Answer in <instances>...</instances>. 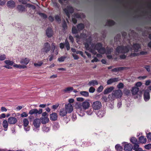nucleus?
Masks as SVG:
<instances>
[{
  "mask_svg": "<svg viewBox=\"0 0 151 151\" xmlns=\"http://www.w3.org/2000/svg\"><path fill=\"white\" fill-rule=\"evenodd\" d=\"M28 116V114L25 112H24L21 115V116L22 117H26Z\"/></svg>",
  "mask_w": 151,
  "mask_h": 151,
  "instance_id": "55",
  "label": "nucleus"
},
{
  "mask_svg": "<svg viewBox=\"0 0 151 151\" xmlns=\"http://www.w3.org/2000/svg\"><path fill=\"white\" fill-rule=\"evenodd\" d=\"M114 89V88L113 87H110L104 90V93L105 94H107L111 92Z\"/></svg>",
  "mask_w": 151,
  "mask_h": 151,
  "instance_id": "26",
  "label": "nucleus"
},
{
  "mask_svg": "<svg viewBox=\"0 0 151 151\" xmlns=\"http://www.w3.org/2000/svg\"><path fill=\"white\" fill-rule=\"evenodd\" d=\"M39 15L41 17L44 19H46L47 18V16L44 14L42 13H40Z\"/></svg>",
  "mask_w": 151,
  "mask_h": 151,
  "instance_id": "54",
  "label": "nucleus"
},
{
  "mask_svg": "<svg viewBox=\"0 0 151 151\" xmlns=\"http://www.w3.org/2000/svg\"><path fill=\"white\" fill-rule=\"evenodd\" d=\"M4 62L6 65H8L12 66L14 64V62L12 61L9 60H6L4 61Z\"/></svg>",
  "mask_w": 151,
  "mask_h": 151,
  "instance_id": "39",
  "label": "nucleus"
},
{
  "mask_svg": "<svg viewBox=\"0 0 151 151\" xmlns=\"http://www.w3.org/2000/svg\"><path fill=\"white\" fill-rule=\"evenodd\" d=\"M103 88H104L103 86H100L97 89L98 92L99 93L101 92L102 91Z\"/></svg>",
  "mask_w": 151,
  "mask_h": 151,
  "instance_id": "47",
  "label": "nucleus"
},
{
  "mask_svg": "<svg viewBox=\"0 0 151 151\" xmlns=\"http://www.w3.org/2000/svg\"><path fill=\"white\" fill-rule=\"evenodd\" d=\"M105 114V111L104 110H99L96 113L97 115L100 118H101L104 116Z\"/></svg>",
  "mask_w": 151,
  "mask_h": 151,
  "instance_id": "18",
  "label": "nucleus"
},
{
  "mask_svg": "<svg viewBox=\"0 0 151 151\" xmlns=\"http://www.w3.org/2000/svg\"><path fill=\"white\" fill-rule=\"evenodd\" d=\"M144 68L146 69L147 71H150V66L145 65V66Z\"/></svg>",
  "mask_w": 151,
  "mask_h": 151,
  "instance_id": "59",
  "label": "nucleus"
},
{
  "mask_svg": "<svg viewBox=\"0 0 151 151\" xmlns=\"http://www.w3.org/2000/svg\"><path fill=\"white\" fill-rule=\"evenodd\" d=\"M84 27V25L82 24H78L77 26V28L75 27H73L72 31L73 34H76L80 31L82 30Z\"/></svg>",
  "mask_w": 151,
  "mask_h": 151,
  "instance_id": "4",
  "label": "nucleus"
},
{
  "mask_svg": "<svg viewBox=\"0 0 151 151\" xmlns=\"http://www.w3.org/2000/svg\"><path fill=\"white\" fill-rule=\"evenodd\" d=\"M8 122L6 120H4L2 123V125L5 131H6L8 127Z\"/></svg>",
  "mask_w": 151,
  "mask_h": 151,
  "instance_id": "28",
  "label": "nucleus"
},
{
  "mask_svg": "<svg viewBox=\"0 0 151 151\" xmlns=\"http://www.w3.org/2000/svg\"><path fill=\"white\" fill-rule=\"evenodd\" d=\"M51 49L52 52H54L56 55L58 54L59 48L58 46H56L54 43L52 44Z\"/></svg>",
  "mask_w": 151,
  "mask_h": 151,
  "instance_id": "12",
  "label": "nucleus"
},
{
  "mask_svg": "<svg viewBox=\"0 0 151 151\" xmlns=\"http://www.w3.org/2000/svg\"><path fill=\"white\" fill-rule=\"evenodd\" d=\"M1 111L2 112H6L7 111V109L5 107H2L1 108Z\"/></svg>",
  "mask_w": 151,
  "mask_h": 151,
  "instance_id": "64",
  "label": "nucleus"
},
{
  "mask_svg": "<svg viewBox=\"0 0 151 151\" xmlns=\"http://www.w3.org/2000/svg\"><path fill=\"white\" fill-rule=\"evenodd\" d=\"M139 141L141 143H145L147 142V139L145 137L141 136L139 138Z\"/></svg>",
  "mask_w": 151,
  "mask_h": 151,
  "instance_id": "27",
  "label": "nucleus"
},
{
  "mask_svg": "<svg viewBox=\"0 0 151 151\" xmlns=\"http://www.w3.org/2000/svg\"><path fill=\"white\" fill-rule=\"evenodd\" d=\"M124 87V84L123 83H119L117 85V87L118 88H122Z\"/></svg>",
  "mask_w": 151,
  "mask_h": 151,
  "instance_id": "51",
  "label": "nucleus"
},
{
  "mask_svg": "<svg viewBox=\"0 0 151 151\" xmlns=\"http://www.w3.org/2000/svg\"><path fill=\"white\" fill-rule=\"evenodd\" d=\"M130 141L133 144H136L137 143V140L136 138L132 137L130 139Z\"/></svg>",
  "mask_w": 151,
  "mask_h": 151,
  "instance_id": "38",
  "label": "nucleus"
},
{
  "mask_svg": "<svg viewBox=\"0 0 151 151\" xmlns=\"http://www.w3.org/2000/svg\"><path fill=\"white\" fill-rule=\"evenodd\" d=\"M122 93L121 90H117L114 91L112 93V97L113 99L115 98H119L121 97Z\"/></svg>",
  "mask_w": 151,
  "mask_h": 151,
  "instance_id": "6",
  "label": "nucleus"
},
{
  "mask_svg": "<svg viewBox=\"0 0 151 151\" xmlns=\"http://www.w3.org/2000/svg\"><path fill=\"white\" fill-rule=\"evenodd\" d=\"M65 45L66 46L67 50H69L70 49V44L67 39H66L65 40Z\"/></svg>",
  "mask_w": 151,
  "mask_h": 151,
  "instance_id": "36",
  "label": "nucleus"
},
{
  "mask_svg": "<svg viewBox=\"0 0 151 151\" xmlns=\"http://www.w3.org/2000/svg\"><path fill=\"white\" fill-rule=\"evenodd\" d=\"M90 104L89 100H87L83 102L81 105H78L77 108V111L78 113H82L83 114L84 112L88 109L90 106Z\"/></svg>",
  "mask_w": 151,
  "mask_h": 151,
  "instance_id": "3",
  "label": "nucleus"
},
{
  "mask_svg": "<svg viewBox=\"0 0 151 151\" xmlns=\"http://www.w3.org/2000/svg\"><path fill=\"white\" fill-rule=\"evenodd\" d=\"M60 127V126L58 124L55 123L53 126V128L54 129L56 130H57Z\"/></svg>",
  "mask_w": 151,
  "mask_h": 151,
  "instance_id": "42",
  "label": "nucleus"
},
{
  "mask_svg": "<svg viewBox=\"0 0 151 151\" xmlns=\"http://www.w3.org/2000/svg\"><path fill=\"white\" fill-rule=\"evenodd\" d=\"M139 88L136 87L134 86L132 88L131 91L133 95H135L137 94L138 92Z\"/></svg>",
  "mask_w": 151,
  "mask_h": 151,
  "instance_id": "20",
  "label": "nucleus"
},
{
  "mask_svg": "<svg viewBox=\"0 0 151 151\" xmlns=\"http://www.w3.org/2000/svg\"><path fill=\"white\" fill-rule=\"evenodd\" d=\"M115 22L112 20H108L107 23V24L109 26H111L114 24Z\"/></svg>",
  "mask_w": 151,
  "mask_h": 151,
  "instance_id": "41",
  "label": "nucleus"
},
{
  "mask_svg": "<svg viewBox=\"0 0 151 151\" xmlns=\"http://www.w3.org/2000/svg\"><path fill=\"white\" fill-rule=\"evenodd\" d=\"M76 37L78 39L81 38H85L87 37L86 34H81L80 36L79 35H77L76 36Z\"/></svg>",
  "mask_w": 151,
  "mask_h": 151,
  "instance_id": "31",
  "label": "nucleus"
},
{
  "mask_svg": "<svg viewBox=\"0 0 151 151\" xmlns=\"http://www.w3.org/2000/svg\"><path fill=\"white\" fill-rule=\"evenodd\" d=\"M13 67L19 68H26V66L24 65H22L20 64H14Z\"/></svg>",
  "mask_w": 151,
  "mask_h": 151,
  "instance_id": "30",
  "label": "nucleus"
},
{
  "mask_svg": "<svg viewBox=\"0 0 151 151\" xmlns=\"http://www.w3.org/2000/svg\"><path fill=\"white\" fill-rule=\"evenodd\" d=\"M23 123L24 126V128L26 131H29L30 129V127L28 125L29 121L27 119L25 118L23 119Z\"/></svg>",
  "mask_w": 151,
  "mask_h": 151,
  "instance_id": "10",
  "label": "nucleus"
},
{
  "mask_svg": "<svg viewBox=\"0 0 151 151\" xmlns=\"http://www.w3.org/2000/svg\"><path fill=\"white\" fill-rule=\"evenodd\" d=\"M63 27L64 30L67 29V26L65 21L64 20L63 24Z\"/></svg>",
  "mask_w": 151,
  "mask_h": 151,
  "instance_id": "52",
  "label": "nucleus"
},
{
  "mask_svg": "<svg viewBox=\"0 0 151 151\" xmlns=\"http://www.w3.org/2000/svg\"><path fill=\"white\" fill-rule=\"evenodd\" d=\"M7 5L9 8H13L15 6V3L13 1H9L7 2Z\"/></svg>",
  "mask_w": 151,
  "mask_h": 151,
  "instance_id": "22",
  "label": "nucleus"
},
{
  "mask_svg": "<svg viewBox=\"0 0 151 151\" xmlns=\"http://www.w3.org/2000/svg\"><path fill=\"white\" fill-rule=\"evenodd\" d=\"M126 144L124 146V150L125 151H130L132 149V145L126 142H124Z\"/></svg>",
  "mask_w": 151,
  "mask_h": 151,
  "instance_id": "14",
  "label": "nucleus"
},
{
  "mask_svg": "<svg viewBox=\"0 0 151 151\" xmlns=\"http://www.w3.org/2000/svg\"><path fill=\"white\" fill-rule=\"evenodd\" d=\"M75 60H77L79 58V57L75 53H73L72 54Z\"/></svg>",
  "mask_w": 151,
  "mask_h": 151,
  "instance_id": "58",
  "label": "nucleus"
},
{
  "mask_svg": "<svg viewBox=\"0 0 151 151\" xmlns=\"http://www.w3.org/2000/svg\"><path fill=\"white\" fill-rule=\"evenodd\" d=\"M46 34L49 37H51L53 35V31L51 28H48L46 31Z\"/></svg>",
  "mask_w": 151,
  "mask_h": 151,
  "instance_id": "15",
  "label": "nucleus"
},
{
  "mask_svg": "<svg viewBox=\"0 0 151 151\" xmlns=\"http://www.w3.org/2000/svg\"><path fill=\"white\" fill-rule=\"evenodd\" d=\"M48 19L51 22H52L54 20V18L52 16H50L48 17Z\"/></svg>",
  "mask_w": 151,
  "mask_h": 151,
  "instance_id": "62",
  "label": "nucleus"
},
{
  "mask_svg": "<svg viewBox=\"0 0 151 151\" xmlns=\"http://www.w3.org/2000/svg\"><path fill=\"white\" fill-rule=\"evenodd\" d=\"M65 45V43H61L60 44V48L62 49L63 48Z\"/></svg>",
  "mask_w": 151,
  "mask_h": 151,
  "instance_id": "63",
  "label": "nucleus"
},
{
  "mask_svg": "<svg viewBox=\"0 0 151 151\" xmlns=\"http://www.w3.org/2000/svg\"><path fill=\"white\" fill-rule=\"evenodd\" d=\"M66 58L65 57H62L58 58V60L60 62H62Z\"/></svg>",
  "mask_w": 151,
  "mask_h": 151,
  "instance_id": "53",
  "label": "nucleus"
},
{
  "mask_svg": "<svg viewBox=\"0 0 151 151\" xmlns=\"http://www.w3.org/2000/svg\"><path fill=\"white\" fill-rule=\"evenodd\" d=\"M124 67H119L114 68L112 70V71L113 72H116L119 71H121L123 70L124 68Z\"/></svg>",
  "mask_w": 151,
  "mask_h": 151,
  "instance_id": "32",
  "label": "nucleus"
},
{
  "mask_svg": "<svg viewBox=\"0 0 151 151\" xmlns=\"http://www.w3.org/2000/svg\"><path fill=\"white\" fill-rule=\"evenodd\" d=\"M143 96L145 101H148L150 98L149 91L148 90H145Z\"/></svg>",
  "mask_w": 151,
  "mask_h": 151,
  "instance_id": "13",
  "label": "nucleus"
},
{
  "mask_svg": "<svg viewBox=\"0 0 151 151\" xmlns=\"http://www.w3.org/2000/svg\"><path fill=\"white\" fill-rule=\"evenodd\" d=\"M77 100L78 101L82 102L84 101V99L82 97H78L76 98Z\"/></svg>",
  "mask_w": 151,
  "mask_h": 151,
  "instance_id": "61",
  "label": "nucleus"
},
{
  "mask_svg": "<svg viewBox=\"0 0 151 151\" xmlns=\"http://www.w3.org/2000/svg\"><path fill=\"white\" fill-rule=\"evenodd\" d=\"M140 48V45L139 44H134L133 46H132L130 44V45H128L127 46L123 45L118 47L116 49V53L118 54L121 53H126L130 50H134V52H137Z\"/></svg>",
  "mask_w": 151,
  "mask_h": 151,
  "instance_id": "2",
  "label": "nucleus"
},
{
  "mask_svg": "<svg viewBox=\"0 0 151 151\" xmlns=\"http://www.w3.org/2000/svg\"><path fill=\"white\" fill-rule=\"evenodd\" d=\"M134 149L135 150H137V148H139V145L137 143H136V144H134Z\"/></svg>",
  "mask_w": 151,
  "mask_h": 151,
  "instance_id": "60",
  "label": "nucleus"
},
{
  "mask_svg": "<svg viewBox=\"0 0 151 151\" xmlns=\"http://www.w3.org/2000/svg\"><path fill=\"white\" fill-rule=\"evenodd\" d=\"M29 59L27 58H25L21 59L20 62L22 65L26 66L29 63Z\"/></svg>",
  "mask_w": 151,
  "mask_h": 151,
  "instance_id": "17",
  "label": "nucleus"
},
{
  "mask_svg": "<svg viewBox=\"0 0 151 151\" xmlns=\"http://www.w3.org/2000/svg\"><path fill=\"white\" fill-rule=\"evenodd\" d=\"M17 7L18 8L20 11H24L25 10V8L22 5H19Z\"/></svg>",
  "mask_w": 151,
  "mask_h": 151,
  "instance_id": "45",
  "label": "nucleus"
},
{
  "mask_svg": "<svg viewBox=\"0 0 151 151\" xmlns=\"http://www.w3.org/2000/svg\"><path fill=\"white\" fill-rule=\"evenodd\" d=\"M50 119L51 120L55 121L57 120L58 116L55 113H54L50 115Z\"/></svg>",
  "mask_w": 151,
  "mask_h": 151,
  "instance_id": "24",
  "label": "nucleus"
},
{
  "mask_svg": "<svg viewBox=\"0 0 151 151\" xmlns=\"http://www.w3.org/2000/svg\"><path fill=\"white\" fill-rule=\"evenodd\" d=\"M50 44L48 42H46L43 45V48L41 49V52L47 53L50 50Z\"/></svg>",
  "mask_w": 151,
  "mask_h": 151,
  "instance_id": "8",
  "label": "nucleus"
},
{
  "mask_svg": "<svg viewBox=\"0 0 151 151\" xmlns=\"http://www.w3.org/2000/svg\"><path fill=\"white\" fill-rule=\"evenodd\" d=\"M142 83L141 82H137V83H136L135 86H136L138 88V87H140L142 85Z\"/></svg>",
  "mask_w": 151,
  "mask_h": 151,
  "instance_id": "57",
  "label": "nucleus"
},
{
  "mask_svg": "<svg viewBox=\"0 0 151 151\" xmlns=\"http://www.w3.org/2000/svg\"><path fill=\"white\" fill-rule=\"evenodd\" d=\"M92 106L94 110H98L101 107L102 104L101 102L97 101L93 103Z\"/></svg>",
  "mask_w": 151,
  "mask_h": 151,
  "instance_id": "7",
  "label": "nucleus"
},
{
  "mask_svg": "<svg viewBox=\"0 0 151 151\" xmlns=\"http://www.w3.org/2000/svg\"><path fill=\"white\" fill-rule=\"evenodd\" d=\"M73 89L72 87H69L65 88L63 90V91L66 93H70L72 91Z\"/></svg>",
  "mask_w": 151,
  "mask_h": 151,
  "instance_id": "29",
  "label": "nucleus"
},
{
  "mask_svg": "<svg viewBox=\"0 0 151 151\" xmlns=\"http://www.w3.org/2000/svg\"><path fill=\"white\" fill-rule=\"evenodd\" d=\"M55 18L56 21L58 23H60V16L58 15L55 16Z\"/></svg>",
  "mask_w": 151,
  "mask_h": 151,
  "instance_id": "44",
  "label": "nucleus"
},
{
  "mask_svg": "<svg viewBox=\"0 0 151 151\" xmlns=\"http://www.w3.org/2000/svg\"><path fill=\"white\" fill-rule=\"evenodd\" d=\"M80 94L84 97H88L89 95V93L86 91H81L80 92Z\"/></svg>",
  "mask_w": 151,
  "mask_h": 151,
  "instance_id": "34",
  "label": "nucleus"
},
{
  "mask_svg": "<svg viewBox=\"0 0 151 151\" xmlns=\"http://www.w3.org/2000/svg\"><path fill=\"white\" fill-rule=\"evenodd\" d=\"M85 45L87 50H89L94 55L97 53L96 50L101 54L105 53L106 55L110 54L113 50L112 48H107L106 51L105 48L102 47V44L101 43H98L96 45L93 44L91 45V41L89 42L85 43Z\"/></svg>",
  "mask_w": 151,
  "mask_h": 151,
  "instance_id": "1",
  "label": "nucleus"
},
{
  "mask_svg": "<svg viewBox=\"0 0 151 151\" xmlns=\"http://www.w3.org/2000/svg\"><path fill=\"white\" fill-rule=\"evenodd\" d=\"M95 91V88L93 87H91L89 89V91L90 93H93Z\"/></svg>",
  "mask_w": 151,
  "mask_h": 151,
  "instance_id": "48",
  "label": "nucleus"
},
{
  "mask_svg": "<svg viewBox=\"0 0 151 151\" xmlns=\"http://www.w3.org/2000/svg\"><path fill=\"white\" fill-rule=\"evenodd\" d=\"M42 130L44 132H47L49 131L50 129L49 127H47L45 126H43L42 128Z\"/></svg>",
  "mask_w": 151,
  "mask_h": 151,
  "instance_id": "43",
  "label": "nucleus"
},
{
  "mask_svg": "<svg viewBox=\"0 0 151 151\" xmlns=\"http://www.w3.org/2000/svg\"><path fill=\"white\" fill-rule=\"evenodd\" d=\"M145 148L147 150H150L151 148V144H149L145 146Z\"/></svg>",
  "mask_w": 151,
  "mask_h": 151,
  "instance_id": "50",
  "label": "nucleus"
},
{
  "mask_svg": "<svg viewBox=\"0 0 151 151\" xmlns=\"http://www.w3.org/2000/svg\"><path fill=\"white\" fill-rule=\"evenodd\" d=\"M41 122L43 124H45L48 122L49 119L47 117H42L40 119Z\"/></svg>",
  "mask_w": 151,
  "mask_h": 151,
  "instance_id": "21",
  "label": "nucleus"
},
{
  "mask_svg": "<svg viewBox=\"0 0 151 151\" xmlns=\"http://www.w3.org/2000/svg\"><path fill=\"white\" fill-rule=\"evenodd\" d=\"M59 106V104H56L55 105H54L52 106V108L54 109H56Z\"/></svg>",
  "mask_w": 151,
  "mask_h": 151,
  "instance_id": "56",
  "label": "nucleus"
},
{
  "mask_svg": "<svg viewBox=\"0 0 151 151\" xmlns=\"http://www.w3.org/2000/svg\"><path fill=\"white\" fill-rule=\"evenodd\" d=\"M6 58V56L5 54L0 55V60H4Z\"/></svg>",
  "mask_w": 151,
  "mask_h": 151,
  "instance_id": "46",
  "label": "nucleus"
},
{
  "mask_svg": "<svg viewBox=\"0 0 151 151\" xmlns=\"http://www.w3.org/2000/svg\"><path fill=\"white\" fill-rule=\"evenodd\" d=\"M94 110L92 108H91L89 110H88L86 111L87 114L89 115H91L93 113Z\"/></svg>",
  "mask_w": 151,
  "mask_h": 151,
  "instance_id": "40",
  "label": "nucleus"
},
{
  "mask_svg": "<svg viewBox=\"0 0 151 151\" xmlns=\"http://www.w3.org/2000/svg\"><path fill=\"white\" fill-rule=\"evenodd\" d=\"M8 122L11 124H15L17 122V119L14 117H9L8 119Z\"/></svg>",
  "mask_w": 151,
  "mask_h": 151,
  "instance_id": "16",
  "label": "nucleus"
},
{
  "mask_svg": "<svg viewBox=\"0 0 151 151\" xmlns=\"http://www.w3.org/2000/svg\"><path fill=\"white\" fill-rule=\"evenodd\" d=\"M65 109L66 111H67V113H70L73 111V107L72 104L68 103L67 104H65Z\"/></svg>",
  "mask_w": 151,
  "mask_h": 151,
  "instance_id": "11",
  "label": "nucleus"
},
{
  "mask_svg": "<svg viewBox=\"0 0 151 151\" xmlns=\"http://www.w3.org/2000/svg\"><path fill=\"white\" fill-rule=\"evenodd\" d=\"M119 78H111L108 80L107 82V84L109 85L115 82L119 81Z\"/></svg>",
  "mask_w": 151,
  "mask_h": 151,
  "instance_id": "19",
  "label": "nucleus"
},
{
  "mask_svg": "<svg viewBox=\"0 0 151 151\" xmlns=\"http://www.w3.org/2000/svg\"><path fill=\"white\" fill-rule=\"evenodd\" d=\"M98 84V82L95 80H93L90 81L88 84L89 86H94Z\"/></svg>",
  "mask_w": 151,
  "mask_h": 151,
  "instance_id": "23",
  "label": "nucleus"
},
{
  "mask_svg": "<svg viewBox=\"0 0 151 151\" xmlns=\"http://www.w3.org/2000/svg\"><path fill=\"white\" fill-rule=\"evenodd\" d=\"M115 148L117 151H122L123 149L122 147L120 145L118 144L115 145Z\"/></svg>",
  "mask_w": 151,
  "mask_h": 151,
  "instance_id": "33",
  "label": "nucleus"
},
{
  "mask_svg": "<svg viewBox=\"0 0 151 151\" xmlns=\"http://www.w3.org/2000/svg\"><path fill=\"white\" fill-rule=\"evenodd\" d=\"M43 63L42 61H38L37 63H34V65L35 67H39L42 65Z\"/></svg>",
  "mask_w": 151,
  "mask_h": 151,
  "instance_id": "37",
  "label": "nucleus"
},
{
  "mask_svg": "<svg viewBox=\"0 0 151 151\" xmlns=\"http://www.w3.org/2000/svg\"><path fill=\"white\" fill-rule=\"evenodd\" d=\"M40 122V119H36L34 120L33 122V125L34 127L33 130L37 132L39 129L41 124Z\"/></svg>",
  "mask_w": 151,
  "mask_h": 151,
  "instance_id": "5",
  "label": "nucleus"
},
{
  "mask_svg": "<svg viewBox=\"0 0 151 151\" xmlns=\"http://www.w3.org/2000/svg\"><path fill=\"white\" fill-rule=\"evenodd\" d=\"M146 137L148 140H151V132L146 133Z\"/></svg>",
  "mask_w": 151,
  "mask_h": 151,
  "instance_id": "49",
  "label": "nucleus"
},
{
  "mask_svg": "<svg viewBox=\"0 0 151 151\" xmlns=\"http://www.w3.org/2000/svg\"><path fill=\"white\" fill-rule=\"evenodd\" d=\"M64 11L68 18H70V14L72 13L74 11L73 8L70 6H69L64 9Z\"/></svg>",
  "mask_w": 151,
  "mask_h": 151,
  "instance_id": "9",
  "label": "nucleus"
},
{
  "mask_svg": "<svg viewBox=\"0 0 151 151\" xmlns=\"http://www.w3.org/2000/svg\"><path fill=\"white\" fill-rule=\"evenodd\" d=\"M67 113V111H66L65 108H63L60 110V115L62 116H65Z\"/></svg>",
  "mask_w": 151,
  "mask_h": 151,
  "instance_id": "25",
  "label": "nucleus"
},
{
  "mask_svg": "<svg viewBox=\"0 0 151 151\" xmlns=\"http://www.w3.org/2000/svg\"><path fill=\"white\" fill-rule=\"evenodd\" d=\"M29 114L31 115H32L34 114H37V110L36 109H31L29 112Z\"/></svg>",
  "mask_w": 151,
  "mask_h": 151,
  "instance_id": "35",
  "label": "nucleus"
}]
</instances>
